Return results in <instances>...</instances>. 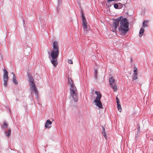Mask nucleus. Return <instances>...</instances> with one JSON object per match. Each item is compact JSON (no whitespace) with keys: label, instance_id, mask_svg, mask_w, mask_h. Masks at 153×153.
Listing matches in <instances>:
<instances>
[{"label":"nucleus","instance_id":"obj_1","mask_svg":"<svg viewBox=\"0 0 153 153\" xmlns=\"http://www.w3.org/2000/svg\"><path fill=\"white\" fill-rule=\"evenodd\" d=\"M58 48V43L56 42H53V49L51 52V55L52 59L51 62L54 67H56L58 64L57 58L59 53Z\"/></svg>","mask_w":153,"mask_h":153},{"label":"nucleus","instance_id":"obj_2","mask_svg":"<svg viewBox=\"0 0 153 153\" xmlns=\"http://www.w3.org/2000/svg\"><path fill=\"white\" fill-rule=\"evenodd\" d=\"M120 22V26L119 30L121 34L124 35L128 30V23L126 18L121 19Z\"/></svg>","mask_w":153,"mask_h":153},{"label":"nucleus","instance_id":"obj_3","mask_svg":"<svg viewBox=\"0 0 153 153\" xmlns=\"http://www.w3.org/2000/svg\"><path fill=\"white\" fill-rule=\"evenodd\" d=\"M70 92L71 96L74 101L77 102L78 100V93L76 86L70 88Z\"/></svg>","mask_w":153,"mask_h":153},{"label":"nucleus","instance_id":"obj_4","mask_svg":"<svg viewBox=\"0 0 153 153\" xmlns=\"http://www.w3.org/2000/svg\"><path fill=\"white\" fill-rule=\"evenodd\" d=\"M95 93L96 94L97 96L94 100V102L95 103V105L100 108H102L103 106L102 105V103L100 101V99L101 98L102 95L100 93L99 91H95Z\"/></svg>","mask_w":153,"mask_h":153},{"label":"nucleus","instance_id":"obj_5","mask_svg":"<svg viewBox=\"0 0 153 153\" xmlns=\"http://www.w3.org/2000/svg\"><path fill=\"white\" fill-rule=\"evenodd\" d=\"M121 18L122 17H120L116 19L113 20V24L111 25V27L112 28L111 30L113 32H115L116 30L117 27L119 25V22L120 21Z\"/></svg>","mask_w":153,"mask_h":153},{"label":"nucleus","instance_id":"obj_6","mask_svg":"<svg viewBox=\"0 0 153 153\" xmlns=\"http://www.w3.org/2000/svg\"><path fill=\"white\" fill-rule=\"evenodd\" d=\"M115 81V79L113 77H111L109 78V82L110 86L114 91H117V87Z\"/></svg>","mask_w":153,"mask_h":153},{"label":"nucleus","instance_id":"obj_7","mask_svg":"<svg viewBox=\"0 0 153 153\" xmlns=\"http://www.w3.org/2000/svg\"><path fill=\"white\" fill-rule=\"evenodd\" d=\"M4 74L3 76V79L4 82V85L5 86H7V82L8 81V72L4 68Z\"/></svg>","mask_w":153,"mask_h":153},{"label":"nucleus","instance_id":"obj_8","mask_svg":"<svg viewBox=\"0 0 153 153\" xmlns=\"http://www.w3.org/2000/svg\"><path fill=\"white\" fill-rule=\"evenodd\" d=\"M68 83L69 85L70 88L76 86L74 82L71 78L68 77Z\"/></svg>","mask_w":153,"mask_h":153},{"label":"nucleus","instance_id":"obj_9","mask_svg":"<svg viewBox=\"0 0 153 153\" xmlns=\"http://www.w3.org/2000/svg\"><path fill=\"white\" fill-rule=\"evenodd\" d=\"M30 88L32 90L34 91V92L36 94L37 92V90L35 86V85L34 83H32V84H30Z\"/></svg>","mask_w":153,"mask_h":153},{"label":"nucleus","instance_id":"obj_10","mask_svg":"<svg viewBox=\"0 0 153 153\" xmlns=\"http://www.w3.org/2000/svg\"><path fill=\"white\" fill-rule=\"evenodd\" d=\"M52 124V122L49 120H47L45 124V127L46 128H49L50 126H48L49 125H51Z\"/></svg>","mask_w":153,"mask_h":153},{"label":"nucleus","instance_id":"obj_11","mask_svg":"<svg viewBox=\"0 0 153 153\" xmlns=\"http://www.w3.org/2000/svg\"><path fill=\"white\" fill-rule=\"evenodd\" d=\"M28 77L29 79L30 82V84H32V83H34V80L32 76L30 75H28Z\"/></svg>","mask_w":153,"mask_h":153},{"label":"nucleus","instance_id":"obj_12","mask_svg":"<svg viewBox=\"0 0 153 153\" xmlns=\"http://www.w3.org/2000/svg\"><path fill=\"white\" fill-rule=\"evenodd\" d=\"M144 30L143 28H142L140 29L139 32V36L141 37L144 32Z\"/></svg>","mask_w":153,"mask_h":153},{"label":"nucleus","instance_id":"obj_13","mask_svg":"<svg viewBox=\"0 0 153 153\" xmlns=\"http://www.w3.org/2000/svg\"><path fill=\"white\" fill-rule=\"evenodd\" d=\"M82 23H87L86 20L85 19V16L83 15V14L82 13Z\"/></svg>","mask_w":153,"mask_h":153},{"label":"nucleus","instance_id":"obj_14","mask_svg":"<svg viewBox=\"0 0 153 153\" xmlns=\"http://www.w3.org/2000/svg\"><path fill=\"white\" fill-rule=\"evenodd\" d=\"M148 22V21L146 20H144L143 22V27H147V24Z\"/></svg>","mask_w":153,"mask_h":153},{"label":"nucleus","instance_id":"obj_15","mask_svg":"<svg viewBox=\"0 0 153 153\" xmlns=\"http://www.w3.org/2000/svg\"><path fill=\"white\" fill-rule=\"evenodd\" d=\"M13 81L15 84L16 85L18 84V82L16 80V77H13Z\"/></svg>","mask_w":153,"mask_h":153},{"label":"nucleus","instance_id":"obj_16","mask_svg":"<svg viewBox=\"0 0 153 153\" xmlns=\"http://www.w3.org/2000/svg\"><path fill=\"white\" fill-rule=\"evenodd\" d=\"M117 107L118 111L120 112H121V111L122 109L120 104L119 103L117 104Z\"/></svg>","mask_w":153,"mask_h":153},{"label":"nucleus","instance_id":"obj_17","mask_svg":"<svg viewBox=\"0 0 153 153\" xmlns=\"http://www.w3.org/2000/svg\"><path fill=\"white\" fill-rule=\"evenodd\" d=\"M138 77L137 74H134L132 77V79L133 80H136L137 79Z\"/></svg>","mask_w":153,"mask_h":153},{"label":"nucleus","instance_id":"obj_18","mask_svg":"<svg viewBox=\"0 0 153 153\" xmlns=\"http://www.w3.org/2000/svg\"><path fill=\"white\" fill-rule=\"evenodd\" d=\"M11 130L10 129H9V130L8 131V132H7V133H6V136L8 137H9L10 136V135L11 134Z\"/></svg>","mask_w":153,"mask_h":153},{"label":"nucleus","instance_id":"obj_19","mask_svg":"<svg viewBox=\"0 0 153 153\" xmlns=\"http://www.w3.org/2000/svg\"><path fill=\"white\" fill-rule=\"evenodd\" d=\"M87 23H82L84 29H86L87 28Z\"/></svg>","mask_w":153,"mask_h":153},{"label":"nucleus","instance_id":"obj_20","mask_svg":"<svg viewBox=\"0 0 153 153\" xmlns=\"http://www.w3.org/2000/svg\"><path fill=\"white\" fill-rule=\"evenodd\" d=\"M8 125V124L7 123V122L6 121H4V123H3V126H4V128H7Z\"/></svg>","mask_w":153,"mask_h":153},{"label":"nucleus","instance_id":"obj_21","mask_svg":"<svg viewBox=\"0 0 153 153\" xmlns=\"http://www.w3.org/2000/svg\"><path fill=\"white\" fill-rule=\"evenodd\" d=\"M134 74H137V69L135 67H134Z\"/></svg>","mask_w":153,"mask_h":153},{"label":"nucleus","instance_id":"obj_22","mask_svg":"<svg viewBox=\"0 0 153 153\" xmlns=\"http://www.w3.org/2000/svg\"><path fill=\"white\" fill-rule=\"evenodd\" d=\"M114 7L115 8L117 9L118 8V4L117 3H115L114 4Z\"/></svg>","mask_w":153,"mask_h":153},{"label":"nucleus","instance_id":"obj_23","mask_svg":"<svg viewBox=\"0 0 153 153\" xmlns=\"http://www.w3.org/2000/svg\"><path fill=\"white\" fill-rule=\"evenodd\" d=\"M102 134H103L104 137L105 138H106V134H105V132L104 131H103V132H102Z\"/></svg>","mask_w":153,"mask_h":153},{"label":"nucleus","instance_id":"obj_24","mask_svg":"<svg viewBox=\"0 0 153 153\" xmlns=\"http://www.w3.org/2000/svg\"><path fill=\"white\" fill-rule=\"evenodd\" d=\"M68 62L70 64H72L73 62L72 60L71 59H68Z\"/></svg>","mask_w":153,"mask_h":153},{"label":"nucleus","instance_id":"obj_25","mask_svg":"<svg viewBox=\"0 0 153 153\" xmlns=\"http://www.w3.org/2000/svg\"><path fill=\"white\" fill-rule=\"evenodd\" d=\"M116 100L117 102V104H118V103H120V101H119L117 97H116Z\"/></svg>","mask_w":153,"mask_h":153},{"label":"nucleus","instance_id":"obj_26","mask_svg":"<svg viewBox=\"0 0 153 153\" xmlns=\"http://www.w3.org/2000/svg\"><path fill=\"white\" fill-rule=\"evenodd\" d=\"M137 130L138 131H140V128L139 124H138L137 125Z\"/></svg>","mask_w":153,"mask_h":153},{"label":"nucleus","instance_id":"obj_27","mask_svg":"<svg viewBox=\"0 0 153 153\" xmlns=\"http://www.w3.org/2000/svg\"><path fill=\"white\" fill-rule=\"evenodd\" d=\"M12 75H13V77H16V76H15V74L14 72H12Z\"/></svg>","mask_w":153,"mask_h":153},{"label":"nucleus","instance_id":"obj_28","mask_svg":"<svg viewBox=\"0 0 153 153\" xmlns=\"http://www.w3.org/2000/svg\"><path fill=\"white\" fill-rule=\"evenodd\" d=\"M95 74L96 75L97 74V70H95Z\"/></svg>","mask_w":153,"mask_h":153},{"label":"nucleus","instance_id":"obj_29","mask_svg":"<svg viewBox=\"0 0 153 153\" xmlns=\"http://www.w3.org/2000/svg\"><path fill=\"white\" fill-rule=\"evenodd\" d=\"M102 127V129L104 131H105V129L104 128L103 126Z\"/></svg>","mask_w":153,"mask_h":153},{"label":"nucleus","instance_id":"obj_30","mask_svg":"<svg viewBox=\"0 0 153 153\" xmlns=\"http://www.w3.org/2000/svg\"><path fill=\"white\" fill-rule=\"evenodd\" d=\"M58 0V1H59V0Z\"/></svg>","mask_w":153,"mask_h":153}]
</instances>
